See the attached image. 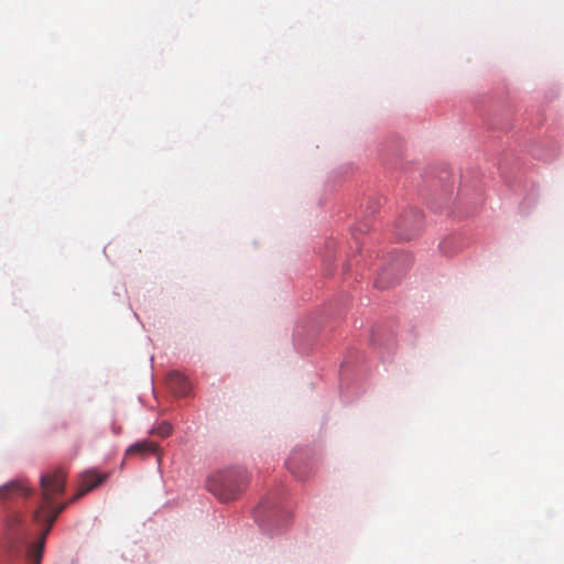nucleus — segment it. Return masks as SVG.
<instances>
[{"instance_id": "f257e3e1", "label": "nucleus", "mask_w": 564, "mask_h": 564, "mask_svg": "<svg viewBox=\"0 0 564 564\" xmlns=\"http://www.w3.org/2000/svg\"><path fill=\"white\" fill-rule=\"evenodd\" d=\"M65 481L66 476L59 469L41 476L42 503L39 509L34 511V517L39 521L44 520L53 523L65 509L66 505L54 506L55 497L64 492Z\"/></svg>"}, {"instance_id": "f03ea898", "label": "nucleus", "mask_w": 564, "mask_h": 564, "mask_svg": "<svg viewBox=\"0 0 564 564\" xmlns=\"http://www.w3.org/2000/svg\"><path fill=\"white\" fill-rule=\"evenodd\" d=\"M249 477L242 468L217 471L208 477L207 488L223 502L235 500L247 487Z\"/></svg>"}, {"instance_id": "7ed1b4c3", "label": "nucleus", "mask_w": 564, "mask_h": 564, "mask_svg": "<svg viewBox=\"0 0 564 564\" xmlns=\"http://www.w3.org/2000/svg\"><path fill=\"white\" fill-rule=\"evenodd\" d=\"M423 215L420 210L411 209L406 212L397 223L399 229L398 236L401 239H412L422 228Z\"/></svg>"}, {"instance_id": "20e7f679", "label": "nucleus", "mask_w": 564, "mask_h": 564, "mask_svg": "<svg viewBox=\"0 0 564 564\" xmlns=\"http://www.w3.org/2000/svg\"><path fill=\"white\" fill-rule=\"evenodd\" d=\"M106 478V475H99L95 470H87L80 476V488L77 491L75 499L83 497L88 491L100 485Z\"/></svg>"}, {"instance_id": "39448f33", "label": "nucleus", "mask_w": 564, "mask_h": 564, "mask_svg": "<svg viewBox=\"0 0 564 564\" xmlns=\"http://www.w3.org/2000/svg\"><path fill=\"white\" fill-rule=\"evenodd\" d=\"M167 386L174 394L180 397L186 395L191 390V383L187 378L178 371L169 373Z\"/></svg>"}, {"instance_id": "423d86ee", "label": "nucleus", "mask_w": 564, "mask_h": 564, "mask_svg": "<svg viewBox=\"0 0 564 564\" xmlns=\"http://www.w3.org/2000/svg\"><path fill=\"white\" fill-rule=\"evenodd\" d=\"M29 495V489L19 481H11L0 487V501H9Z\"/></svg>"}, {"instance_id": "0eeeda50", "label": "nucleus", "mask_w": 564, "mask_h": 564, "mask_svg": "<svg viewBox=\"0 0 564 564\" xmlns=\"http://www.w3.org/2000/svg\"><path fill=\"white\" fill-rule=\"evenodd\" d=\"M158 451V445L154 442L144 440L141 442H138L131 446L128 447L126 454H140L142 456L149 455V454H155Z\"/></svg>"}, {"instance_id": "6e6552de", "label": "nucleus", "mask_w": 564, "mask_h": 564, "mask_svg": "<svg viewBox=\"0 0 564 564\" xmlns=\"http://www.w3.org/2000/svg\"><path fill=\"white\" fill-rule=\"evenodd\" d=\"M43 552V540L31 546L28 552V561L30 564H41Z\"/></svg>"}, {"instance_id": "1a4fd4ad", "label": "nucleus", "mask_w": 564, "mask_h": 564, "mask_svg": "<svg viewBox=\"0 0 564 564\" xmlns=\"http://www.w3.org/2000/svg\"><path fill=\"white\" fill-rule=\"evenodd\" d=\"M172 432L173 426L166 421L161 422L155 429L151 431L152 434H158L162 438L170 436Z\"/></svg>"}, {"instance_id": "9d476101", "label": "nucleus", "mask_w": 564, "mask_h": 564, "mask_svg": "<svg viewBox=\"0 0 564 564\" xmlns=\"http://www.w3.org/2000/svg\"><path fill=\"white\" fill-rule=\"evenodd\" d=\"M388 274H389V271H383L378 275V278L375 280L376 288L386 289L392 284V282L388 281V279H387Z\"/></svg>"}, {"instance_id": "9b49d317", "label": "nucleus", "mask_w": 564, "mask_h": 564, "mask_svg": "<svg viewBox=\"0 0 564 564\" xmlns=\"http://www.w3.org/2000/svg\"><path fill=\"white\" fill-rule=\"evenodd\" d=\"M34 520H35L36 522H39V523H43V524H46V525H47V527H46V529H45L44 534H46V533L48 532V530H50L51 525L53 524V523H50L48 521H44V520H40V521H39L35 517H34ZM42 539H45V535H42Z\"/></svg>"}, {"instance_id": "f8f14e48", "label": "nucleus", "mask_w": 564, "mask_h": 564, "mask_svg": "<svg viewBox=\"0 0 564 564\" xmlns=\"http://www.w3.org/2000/svg\"><path fill=\"white\" fill-rule=\"evenodd\" d=\"M112 431L115 434H120L121 433V426L117 425V424H112Z\"/></svg>"}, {"instance_id": "ddd939ff", "label": "nucleus", "mask_w": 564, "mask_h": 564, "mask_svg": "<svg viewBox=\"0 0 564 564\" xmlns=\"http://www.w3.org/2000/svg\"><path fill=\"white\" fill-rule=\"evenodd\" d=\"M262 509L264 510V509H265V506L261 503V505L258 507V510H262Z\"/></svg>"}]
</instances>
